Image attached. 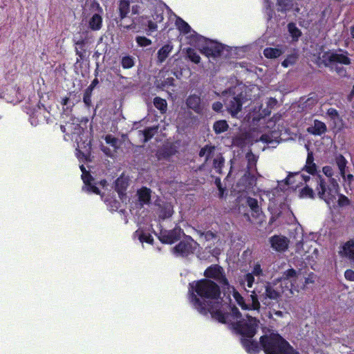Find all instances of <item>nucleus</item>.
Wrapping results in <instances>:
<instances>
[{"label": "nucleus", "instance_id": "nucleus-59", "mask_svg": "<svg viewBox=\"0 0 354 354\" xmlns=\"http://www.w3.org/2000/svg\"><path fill=\"white\" fill-rule=\"evenodd\" d=\"M157 23L155 21H149L148 22V27H149V30L151 31H154L157 29Z\"/></svg>", "mask_w": 354, "mask_h": 354}, {"label": "nucleus", "instance_id": "nucleus-23", "mask_svg": "<svg viewBox=\"0 0 354 354\" xmlns=\"http://www.w3.org/2000/svg\"><path fill=\"white\" fill-rule=\"evenodd\" d=\"M216 147L213 145H205L203 147L200 152L199 156L201 157L205 156V162H207L210 158H212L214 153Z\"/></svg>", "mask_w": 354, "mask_h": 354}, {"label": "nucleus", "instance_id": "nucleus-61", "mask_svg": "<svg viewBox=\"0 0 354 354\" xmlns=\"http://www.w3.org/2000/svg\"><path fill=\"white\" fill-rule=\"evenodd\" d=\"M249 165L252 166L253 164L255 165L256 160L253 155L248 156Z\"/></svg>", "mask_w": 354, "mask_h": 354}, {"label": "nucleus", "instance_id": "nucleus-17", "mask_svg": "<svg viewBox=\"0 0 354 354\" xmlns=\"http://www.w3.org/2000/svg\"><path fill=\"white\" fill-rule=\"evenodd\" d=\"M186 104L189 109H192L197 113L202 112L203 109L201 97L196 95H192L189 96L186 100Z\"/></svg>", "mask_w": 354, "mask_h": 354}, {"label": "nucleus", "instance_id": "nucleus-42", "mask_svg": "<svg viewBox=\"0 0 354 354\" xmlns=\"http://www.w3.org/2000/svg\"><path fill=\"white\" fill-rule=\"evenodd\" d=\"M297 61V57L294 55H288L282 62V66L283 67H288L292 64H294Z\"/></svg>", "mask_w": 354, "mask_h": 354}, {"label": "nucleus", "instance_id": "nucleus-57", "mask_svg": "<svg viewBox=\"0 0 354 354\" xmlns=\"http://www.w3.org/2000/svg\"><path fill=\"white\" fill-rule=\"evenodd\" d=\"M222 108H223V104L221 102H216L212 104V109L215 111H220L222 109Z\"/></svg>", "mask_w": 354, "mask_h": 354}, {"label": "nucleus", "instance_id": "nucleus-10", "mask_svg": "<svg viewBox=\"0 0 354 354\" xmlns=\"http://www.w3.org/2000/svg\"><path fill=\"white\" fill-rule=\"evenodd\" d=\"M196 243L189 237V239L180 241L178 245L172 248V251L176 256L187 257L192 254L195 248L194 244Z\"/></svg>", "mask_w": 354, "mask_h": 354}, {"label": "nucleus", "instance_id": "nucleus-16", "mask_svg": "<svg viewBox=\"0 0 354 354\" xmlns=\"http://www.w3.org/2000/svg\"><path fill=\"white\" fill-rule=\"evenodd\" d=\"M339 254L341 257L354 260V240L351 239L344 243L341 246Z\"/></svg>", "mask_w": 354, "mask_h": 354}, {"label": "nucleus", "instance_id": "nucleus-6", "mask_svg": "<svg viewBox=\"0 0 354 354\" xmlns=\"http://www.w3.org/2000/svg\"><path fill=\"white\" fill-rule=\"evenodd\" d=\"M249 100L245 93L241 92L236 95H228L225 104L227 111L232 117H236L241 111L242 106Z\"/></svg>", "mask_w": 354, "mask_h": 354}, {"label": "nucleus", "instance_id": "nucleus-38", "mask_svg": "<svg viewBox=\"0 0 354 354\" xmlns=\"http://www.w3.org/2000/svg\"><path fill=\"white\" fill-rule=\"evenodd\" d=\"M105 141L107 144L110 145L111 146H112L114 149H115V151L119 148V140L118 138L112 136L111 135H107L105 137Z\"/></svg>", "mask_w": 354, "mask_h": 354}, {"label": "nucleus", "instance_id": "nucleus-37", "mask_svg": "<svg viewBox=\"0 0 354 354\" xmlns=\"http://www.w3.org/2000/svg\"><path fill=\"white\" fill-rule=\"evenodd\" d=\"M233 297L239 304V306H241L243 309L249 308L248 305L245 304L243 297L239 294V292L236 291L234 289L233 290Z\"/></svg>", "mask_w": 354, "mask_h": 354}, {"label": "nucleus", "instance_id": "nucleus-19", "mask_svg": "<svg viewBox=\"0 0 354 354\" xmlns=\"http://www.w3.org/2000/svg\"><path fill=\"white\" fill-rule=\"evenodd\" d=\"M115 190L122 196L124 194L127 187L129 186V178L124 175H121L115 183Z\"/></svg>", "mask_w": 354, "mask_h": 354}, {"label": "nucleus", "instance_id": "nucleus-1", "mask_svg": "<svg viewBox=\"0 0 354 354\" xmlns=\"http://www.w3.org/2000/svg\"><path fill=\"white\" fill-rule=\"evenodd\" d=\"M197 295H192L191 301L194 308L202 315L210 313L212 317L219 322H226L227 316L221 308L222 299L218 286L214 282L203 279L192 285Z\"/></svg>", "mask_w": 354, "mask_h": 354}, {"label": "nucleus", "instance_id": "nucleus-48", "mask_svg": "<svg viewBox=\"0 0 354 354\" xmlns=\"http://www.w3.org/2000/svg\"><path fill=\"white\" fill-rule=\"evenodd\" d=\"M91 93H92V91H91V89L86 88L84 92L83 100H84V102L87 106H89L91 103Z\"/></svg>", "mask_w": 354, "mask_h": 354}, {"label": "nucleus", "instance_id": "nucleus-35", "mask_svg": "<svg viewBox=\"0 0 354 354\" xmlns=\"http://www.w3.org/2000/svg\"><path fill=\"white\" fill-rule=\"evenodd\" d=\"M187 55L189 59L195 64H198L201 60L199 55L194 49L189 48L186 50Z\"/></svg>", "mask_w": 354, "mask_h": 354}, {"label": "nucleus", "instance_id": "nucleus-53", "mask_svg": "<svg viewBox=\"0 0 354 354\" xmlns=\"http://www.w3.org/2000/svg\"><path fill=\"white\" fill-rule=\"evenodd\" d=\"M344 276L346 279L350 280V281H354V271L351 270H347L345 272Z\"/></svg>", "mask_w": 354, "mask_h": 354}, {"label": "nucleus", "instance_id": "nucleus-21", "mask_svg": "<svg viewBox=\"0 0 354 354\" xmlns=\"http://www.w3.org/2000/svg\"><path fill=\"white\" fill-rule=\"evenodd\" d=\"M172 49H173V46L169 44H166L164 46H162L158 51V61L160 63L163 62L166 59V58L169 56V55L171 53Z\"/></svg>", "mask_w": 354, "mask_h": 354}, {"label": "nucleus", "instance_id": "nucleus-52", "mask_svg": "<svg viewBox=\"0 0 354 354\" xmlns=\"http://www.w3.org/2000/svg\"><path fill=\"white\" fill-rule=\"evenodd\" d=\"M323 172L328 177H331L333 174L332 168L329 166L324 167Z\"/></svg>", "mask_w": 354, "mask_h": 354}, {"label": "nucleus", "instance_id": "nucleus-24", "mask_svg": "<svg viewBox=\"0 0 354 354\" xmlns=\"http://www.w3.org/2000/svg\"><path fill=\"white\" fill-rule=\"evenodd\" d=\"M336 163L339 169L340 174L344 179L346 178V167L347 161L342 155H339L335 158Z\"/></svg>", "mask_w": 354, "mask_h": 354}, {"label": "nucleus", "instance_id": "nucleus-62", "mask_svg": "<svg viewBox=\"0 0 354 354\" xmlns=\"http://www.w3.org/2000/svg\"><path fill=\"white\" fill-rule=\"evenodd\" d=\"M336 70H337V73H339L342 75H344V74L346 73L345 70H344V68H337Z\"/></svg>", "mask_w": 354, "mask_h": 354}, {"label": "nucleus", "instance_id": "nucleus-29", "mask_svg": "<svg viewBox=\"0 0 354 354\" xmlns=\"http://www.w3.org/2000/svg\"><path fill=\"white\" fill-rule=\"evenodd\" d=\"M223 314L227 316V319H226L227 322H223V324H226V323H228L229 322H231L232 320L230 319V317L233 318L234 322H239V319L241 317V313L239 312V309L235 306L232 308L231 314H225V313H223Z\"/></svg>", "mask_w": 354, "mask_h": 354}, {"label": "nucleus", "instance_id": "nucleus-13", "mask_svg": "<svg viewBox=\"0 0 354 354\" xmlns=\"http://www.w3.org/2000/svg\"><path fill=\"white\" fill-rule=\"evenodd\" d=\"M205 276L207 278H212L222 284H228L226 278L223 275L222 268L217 265L208 268L205 272Z\"/></svg>", "mask_w": 354, "mask_h": 354}, {"label": "nucleus", "instance_id": "nucleus-36", "mask_svg": "<svg viewBox=\"0 0 354 354\" xmlns=\"http://www.w3.org/2000/svg\"><path fill=\"white\" fill-rule=\"evenodd\" d=\"M224 163V159L221 156V154H218L216 156V158L214 159V168L216 169V171L218 173H221V168Z\"/></svg>", "mask_w": 354, "mask_h": 354}, {"label": "nucleus", "instance_id": "nucleus-7", "mask_svg": "<svg viewBox=\"0 0 354 354\" xmlns=\"http://www.w3.org/2000/svg\"><path fill=\"white\" fill-rule=\"evenodd\" d=\"M241 335V344L248 354H259L262 350L261 337L259 342L254 338L256 333H239Z\"/></svg>", "mask_w": 354, "mask_h": 354}, {"label": "nucleus", "instance_id": "nucleus-27", "mask_svg": "<svg viewBox=\"0 0 354 354\" xmlns=\"http://www.w3.org/2000/svg\"><path fill=\"white\" fill-rule=\"evenodd\" d=\"M153 104L162 113H165L167 110V103L166 100L160 97H156L153 99Z\"/></svg>", "mask_w": 354, "mask_h": 354}, {"label": "nucleus", "instance_id": "nucleus-26", "mask_svg": "<svg viewBox=\"0 0 354 354\" xmlns=\"http://www.w3.org/2000/svg\"><path fill=\"white\" fill-rule=\"evenodd\" d=\"M139 201L142 204H148L151 199L150 190L142 188L138 192Z\"/></svg>", "mask_w": 354, "mask_h": 354}, {"label": "nucleus", "instance_id": "nucleus-5", "mask_svg": "<svg viewBox=\"0 0 354 354\" xmlns=\"http://www.w3.org/2000/svg\"><path fill=\"white\" fill-rule=\"evenodd\" d=\"M102 9L95 1L90 0L87 1L83 8L82 15L84 19H87L91 15L92 16L89 17L86 22L88 25V28L96 31L101 28L102 25V18L100 15Z\"/></svg>", "mask_w": 354, "mask_h": 354}, {"label": "nucleus", "instance_id": "nucleus-11", "mask_svg": "<svg viewBox=\"0 0 354 354\" xmlns=\"http://www.w3.org/2000/svg\"><path fill=\"white\" fill-rule=\"evenodd\" d=\"M182 234L183 231L180 227H175L171 230L162 232L159 240L162 243L172 244L180 239Z\"/></svg>", "mask_w": 354, "mask_h": 354}, {"label": "nucleus", "instance_id": "nucleus-49", "mask_svg": "<svg viewBox=\"0 0 354 354\" xmlns=\"http://www.w3.org/2000/svg\"><path fill=\"white\" fill-rule=\"evenodd\" d=\"M245 281L247 282V285L249 288H251L253 285L254 278L253 274L248 273L245 276Z\"/></svg>", "mask_w": 354, "mask_h": 354}, {"label": "nucleus", "instance_id": "nucleus-28", "mask_svg": "<svg viewBox=\"0 0 354 354\" xmlns=\"http://www.w3.org/2000/svg\"><path fill=\"white\" fill-rule=\"evenodd\" d=\"M259 321L252 317H248L245 325L248 328V332H256L258 329Z\"/></svg>", "mask_w": 354, "mask_h": 354}, {"label": "nucleus", "instance_id": "nucleus-58", "mask_svg": "<svg viewBox=\"0 0 354 354\" xmlns=\"http://www.w3.org/2000/svg\"><path fill=\"white\" fill-rule=\"evenodd\" d=\"M327 113L328 115H330L331 118H335L338 115V113L337 110L335 109L330 108L328 110Z\"/></svg>", "mask_w": 354, "mask_h": 354}, {"label": "nucleus", "instance_id": "nucleus-32", "mask_svg": "<svg viewBox=\"0 0 354 354\" xmlns=\"http://www.w3.org/2000/svg\"><path fill=\"white\" fill-rule=\"evenodd\" d=\"M158 126H154L145 129L142 131L143 136L145 137L144 141L147 142L149 140H150L158 132Z\"/></svg>", "mask_w": 354, "mask_h": 354}, {"label": "nucleus", "instance_id": "nucleus-56", "mask_svg": "<svg viewBox=\"0 0 354 354\" xmlns=\"http://www.w3.org/2000/svg\"><path fill=\"white\" fill-rule=\"evenodd\" d=\"M87 190L96 194H100V189L97 187H95V185H92L91 184L87 187Z\"/></svg>", "mask_w": 354, "mask_h": 354}, {"label": "nucleus", "instance_id": "nucleus-45", "mask_svg": "<svg viewBox=\"0 0 354 354\" xmlns=\"http://www.w3.org/2000/svg\"><path fill=\"white\" fill-rule=\"evenodd\" d=\"M301 195L309 198H314V192L312 188L308 186H306L301 190Z\"/></svg>", "mask_w": 354, "mask_h": 354}, {"label": "nucleus", "instance_id": "nucleus-15", "mask_svg": "<svg viewBox=\"0 0 354 354\" xmlns=\"http://www.w3.org/2000/svg\"><path fill=\"white\" fill-rule=\"evenodd\" d=\"M271 247L277 252H283L288 248L289 241L281 236H273L270 239Z\"/></svg>", "mask_w": 354, "mask_h": 354}, {"label": "nucleus", "instance_id": "nucleus-46", "mask_svg": "<svg viewBox=\"0 0 354 354\" xmlns=\"http://www.w3.org/2000/svg\"><path fill=\"white\" fill-rule=\"evenodd\" d=\"M337 203H338V205L342 207L348 206L350 204V201H349L348 198L344 195H340L339 196Z\"/></svg>", "mask_w": 354, "mask_h": 354}, {"label": "nucleus", "instance_id": "nucleus-3", "mask_svg": "<svg viewBox=\"0 0 354 354\" xmlns=\"http://www.w3.org/2000/svg\"><path fill=\"white\" fill-rule=\"evenodd\" d=\"M265 354H295L296 350L279 333H265L261 337Z\"/></svg>", "mask_w": 354, "mask_h": 354}, {"label": "nucleus", "instance_id": "nucleus-39", "mask_svg": "<svg viewBox=\"0 0 354 354\" xmlns=\"http://www.w3.org/2000/svg\"><path fill=\"white\" fill-rule=\"evenodd\" d=\"M247 203L254 212H255V213L259 212L260 209H259V207L258 205V201L257 199L250 197L247 200Z\"/></svg>", "mask_w": 354, "mask_h": 354}, {"label": "nucleus", "instance_id": "nucleus-33", "mask_svg": "<svg viewBox=\"0 0 354 354\" xmlns=\"http://www.w3.org/2000/svg\"><path fill=\"white\" fill-rule=\"evenodd\" d=\"M252 303L251 304H249L248 309H252L255 310H259L260 308V303L259 301L258 296L256 293V291H252L251 295H250Z\"/></svg>", "mask_w": 354, "mask_h": 354}, {"label": "nucleus", "instance_id": "nucleus-20", "mask_svg": "<svg viewBox=\"0 0 354 354\" xmlns=\"http://www.w3.org/2000/svg\"><path fill=\"white\" fill-rule=\"evenodd\" d=\"M284 50L279 48H266L263 50V55L266 58L275 59L280 57Z\"/></svg>", "mask_w": 354, "mask_h": 354}, {"label": "nucleus", "instance_id": "nucleus-44", "mask_svg": "<svg viewBox=\"0 0 354 354\" xmlns=\"http://www.w3.org/2000/svg\"><path fill=\"white\" fill-rule=\"evenodd\" d=\"M153 19L156 23H160L164 19L163 11L162 10H156L153 15Z\"/></svg>", "mask_w": 354, "mask_h": 354}, {"label": "nucleus", "instance_id": "nucleus-43", "mask_svg": "<svg viewBox=\"0 0 354 354\" xmlns=\"http://www.w3.org/2000/svg\"><path fill=\"white\" fill-rule=\"evenodd\" d=\"M136 41L140 46H147L151 44V41L145 37H137Z\"/></svg>", "mask_w": 354, "mask_h": 354}, {"label": "nucleus", "instance_id": "nucleus-30", "mask_svg": "<svg viewBox=\"0 0 354 354\" xmlns=\"http://www.w3.org/2000/svg\"><path fill=\"white\" fill-rule=\"evenodd\" d=\"M213 127L216 133H221L227 130L228 124L225 120H219L214 123Z\"/></svg>", "mask_w": 354, "mask_h": 354}, {"label": "nucleus", "instance_id": "nucleus-54", "mask_svg": "<svg viewBox=\"0 0 354 354\" xmlns=\"http://www.w3.org/2000/svg\"><path fill=\"white\" fill-rule=\"evenodd\" d=\"M252 274H253V275L254 274L256 276H259V275L262 274V270L261 268L260 265H259V264L255 265Z\"/></svg>", "mask_w": 354, "mask_h": 354}, {"label": "nucleus", "instance_id": "nucleus-9", "mask_svg": "<svg viewBox=\"0 0 354 354\" xmlns=\"http://www.w3.org/2000/svg\"><path fill=\"white\" fill-rule=\"evenodd\" d=\"M298 279V273L293 268L288 269L283 272L281 278V286L284 285L286 288L290 291V294H293V290L299 292V289L295 285L296 281Z\"/></svg>", "mask_w": 354, "mask_h": 354}, {"label": "nucleus", "instance_id": "nucleus-41", "mask_svg": "<svg viewBox=\"0 0 354 354\" xmlns=\"http://www.w3.org/2000/svg\"><path fill=\"white\" fill-rule=\"evenodd\" d=\"M121 63L124 68H130L134 65L133 59L130 56L124 57Z\"/></svg>", "mask_w": 354, "mask_h": 354}, {"label": "nucleus", "instance_id": "nucleus-22", "mask_svg": "<svg viewBox=\"0 0 354 354\" xmlns=\"http://www.w3.org/2000/svg\"><path fill=\"white\" fill-rule=\"evenodd\" d=\"M305 169L311 174H314L317 170V166L314 163L313 154L311 151L308 153Z\"/></svg>", "mask_w": 354, "mask_h": 354}, {"label": "nucleus", "instance_id": "nucleus-55", "mask_svg": "<svg viewBox=\"0 0 354 354\" xmlns=\"http://www.w3.org/2000/svg\"><path fill=\"white\" fill-rule=\"evenodd\" d=\"M101 149L107 156H109V157L113 156L112 151L109 148H108L107 147L102 145L101 146Z\"/></svg>", "mask_w": 354, "mask_h": 354}, {"label": "nucleus", "instance_id": "nucleus-60", "mask_svg": "<svg viewBox=\"0 0 354 354\" xmlns=\"http://www.w3.org/2000/svg\"><path fill=\"white\" fill-rule=\"evenodd\" d=\"M98 84V80L97 78H95L91 85L87 88V89H91V91H93V89L97 86Z\"/></svg>", "mask_w": 354, "mask_h": 354}, {"label": "nucleus", "instance_id": "nucleus-8", "mask_svg": "<svg viewBox=\"0 0 354 354\" xmlns=\"http://www.w3.org/2000/svg\"><path fill=\"white\" fill-rule=\"evenodd\" d=\"M323 62L325 66H328L335 64H350V59L348 56L342 53L341 50L339 52H326L322 56Z\"/></svg>", "mask_w": 354, "mask_h": 354}, {"label": "nucleus", "instance_id": "nucleus-63", "mask_svg": "<svg viewBox=\"0 0 354 354\" xmlns=\"http://www.w3.org/2000/svg\"><path fill=\"white\" fill-rule=\"evenodd\" d=\"M344 180H347L351 183L353 180V176L352 174H348Z\"/></svg>", "mask_w": 354, "mask_h": 354}, {"label": "nucleus", "instance_id": "nucleus-25", "mask_svg": "<svg viewBox=\"0 0 354 354\" xmlns=\"http://www.w3.org/2000/svg\"><path fill=\"white\" fill-rule=\"evenodd\" d=\"M118 10L120 18H125L127 14L129 12V2L127 0H120L118 6Z\"/></svg>", "mask_w": 354, "mask_h": 354}, {"label": "nucleus", "instance_id": "nucleus-50", "mask_svg": "<svg viewBox=\"0 0 354 354\" xmlns=\"http://www.w3.org/2000/svg\"><path fill=\"white\" fill-rule=\"evenodd\" d=\"M82 178L84 183L86 185L88 186L89 185H91V182L92 180V176L90 175V174L88 172L82 174Z\"/></svg>", "mask_w": 354, "mask_h": 354}, {"label": "nucleus", "instance_id": "nucleus-51", "mask_svg": "<svg viewBox=\"0 0 354 354\" xmlns=\"http://www.w3.org/2000/svg\"><path fill=\"white\" fill-rule=\"evenodd\" d=\"M201 236H205V239L207 241H209V240H211V239H214V238H215V236H216V235H215L213 232H210V231L207 232H205V233H203V232H201Z\"/></svg>", "mask_w": 354, "mask_h": 354}, {"label": "nucleus", "instance_id": "nucleus-31", "mask_svg": "<svg viewBox=\"0 0 354 354\" xmlns=\"http://www.w3.org/2000/svg\"><path fill=\"white\" fill-rule=\"evenodd\" d=\"M176 24L178 30L185 34L189 33L191 30V27L189 24L180 18L177 19Z\"/></svg>", "mask_w": 354, "mask_h": 354}, {"label": "nucleus", "instance_id": "nucleus-2", "mask_svg": "<svg viewBox=\"0 0 354 354\" xmlns=\"http://www.w3.org/2000/svg\"><path fill=\"white\" fill-rule=\"evenodd\" d=\"M307 335L308 346L316 352L322 351L324 348L337 343L351 348L354 343V333H343L345 337H337V339L332 338V333H307Z\"/></svg>", "mask_w": 354, "mask_h": 354}, {"label": "nucleus", "instance_id": "nucleus-64", "mask_svg": "<svg viewBox=\"0 0 354 354\" xmlns=\"http://www.w3.org/2000/svg\"><path fill=\"white\" fill-rule=\"evenodd\" d=\"M85 44L84 39H79L75 41L76 45L83 46Z\"/></svg>", "mask_w": 354, "mask_h": 354}, {"label": "nucleus", "instance_id": "nucleus-18", "mask_svg": "<svg viewBox=\"0 0 354 354\" xmlns=\"http://www.w3.org/2000/svg\"><path fill=\"white\" fill-rule=\"evenodd\" d=\"M326 124L317 120L314 121L313 125L307 129V131L313 135H322L326 131Z\"/></svg>", "mask_w": 354, "mask_h": 354}, {"label": "nucleus", "instance_id": "nucleus-47", "mask_svg": "<svg viewBox=\"0 0 354 354\" xmlns=\"http://www.w3.org/2000/svg\"><path fill=\"white\" fill-rule=\"evenodd\" d=\"M316 275L313 273H310L308 275V277L305 279L304 285L303 286V289L305 288L306 285L312 284L315 282Z\"/></svg>", "mask_w": 354, "mask_h": 354}, {"label": "nucleus", "instance_id": "nucleus-14", "mask_svg": "<svg viewBox=\"0 0 354 354\" xmlns=\"http://www.w3.org/2000/svg\"><path fill=\"white\" fill-rule=\"evenodd\" d=\"M263 292L257 290L259 299L264 304H268V299L277 300L281 295L280 292L275 290L271 286L267 284L264 287Z\"/></svg>", "mask_w": 354, "mask_h": 354}, {"label": "nucleus", "instance_id": "nucleus-34", "mask_svg": "<svg viewBox=\"0 0 354 354\" xmlns=\"http://www.w3.org/2000/svg\"><path fill=\"white\" fill-rule=\"evenodd\" d=\"M288 28L290 34L294 39H297L301 35L300 30L293 23H290L288 25Z\"/></svg>", "mask_w": 354, "mask_h": 354}, {"label": "nucleus", "instance_id": "nucleus-12", "mask_svg": "<svg viewBox=\"0 0 354 354\" xmlns=\"http://www.w3.org/2000/svg\"><path fill=\"white\" fill-rule=\"evenodd\" d=\"M223 50V47L221 44L209 41L207 42L204 46L201 49V52L202 54L205 55L207 57H218L221 55Z\"/></svg>", "mask_w": 354, "mask_h": 354}, {"label": "nucleus", "instance_id": "nucleus-4", "mask_svg": "<svg viewBox=\"0 0 354 354\" xmlns=\"http://www.w3.org/2000/svg\"><path fill=\"white\" fill-rule=\"evenodd\" d=\"M313 180L316 184L315 190L319 198L324 200L328 205L333 203L338 194L339 185L335 179L330 180V185H326L320 176H315Z\"/></svg>", "mask_w": 354, "mask_h": 354}, {"label": "nucleus", "instance_id": "nucleus-40", "mask_svg": "<svg viewBox=\"0 0 354 354\" xmlns=\"http://www.w3.org/2000/svg\"><path fill=\"white\" fill-rule=\"evenodd\" d=\"M136 233L138 234V239L140 242H142V243L146 242V243H151V244L153 243V239L152 238V236L150 234H145L142 232L139 233L138 231H136Z\"/></svg>", "mask_w": 354, "mask_h": 354}]
</instances>
